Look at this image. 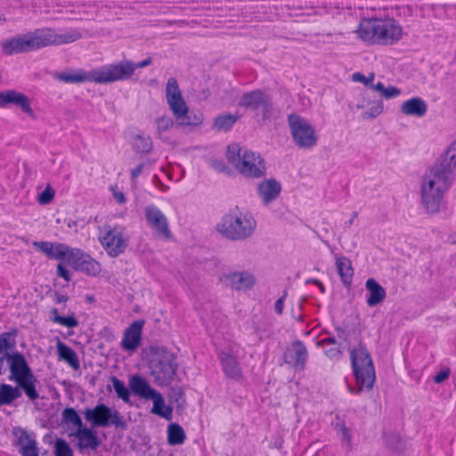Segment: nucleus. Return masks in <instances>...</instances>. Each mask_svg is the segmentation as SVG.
<instances>
[{
  "label": "nucleus",
  "mask_w": 456,
  "mask_h": 456,
  "mask_svg": "<svg viewBox=\"0 0 456 456\" xmlns=\"http://www.w3.org/2000/svg\"><path fill=\"white\" fill-rule=\"evenodd\" d=\"M15 341L10 333L0 334V375L3 373L4 361L8 362L9 379L14 381L17 387L9 384L0 385V406L10 405L21 396L20 389L30 401L39 398L37 390L38 380L34 375L26 358L22 354L14 350Z\"/></svg>",
  "instance_id": "1"
},
{
  "label": "nucleus",
  "mask_w": 456,
  "mask_h": 456,
  "mask_svg": "<svg viewBox=\"0 0 456 456\" xmlns=\"http://www.w3.org/2000/svg\"><path fill=\"white\" fill-rule=\"evenodd\" d=\"M454 177L435 165L424 175L421 182L422 204L429 214L440 211L445 192L452 184Z\"/></svg>",
  "instance_id": "2"
},
{
  "label": "nucleus",
  "mask_w": 456,
  "mask_h": 456,
  "mask_svg": "<svg viewBox=\"0 0 456 456\" xmlns=\"http://www.w3.org/2000/svg\"><path fill=\"white\" fill-rule=\"evenodd\" d=\"M358 37L372 44L392 45L403 37V28L393 18L363 19L356 30Z\"/></svg>",
  "instance_id": "3"
},
{
  "label": "nucleus",
  "mask_w": 456,
  "mask_h": 456,
  "mask_svg": "<svg viewBox=\"0 0 456 456\" xmlns=\"http://www.w3.org/2000/svg\"><path fill=\"white\" fill-rule=\"evenodd\" d=\"M228 162L243 176L260 178L265 175L266 167L262 156L239 143L227 147Z\"/></svg>",
  "instance_id": "4"
},
{
  "label": "nucleus",
  "mask_w": 456,
  "mask_h": 456,
  "mask_svg": "<svg viewBox=\"0 0 456 456\" xmlns=\"http://www.w3.org/2000/svg\"><path fill=\"white\" fill-rule=\"evenodd\" d=\"M350 358L356 387H348L349 391L359 394L363 388L371 389L376 376L374 365L367 348L362 345L353 348L350 352Z\"/></svg>",
  "instance_id": "5"
},
{
  "label": "nucleus",
  "mask_w": 456,
  "mask_h": 456,
  "mask_svg": "<svg viewBox=\"0 0 456 456\" xmlns=\"http://www.w3.org/2000/svg\"><path fill=\"white\" fill-rule=\"evenodd\" d=\"M256 222L249 212L234 211L225 215L216 225V230L232 240H242L250 237Z\"/></svg>",
  "instance_id": "6"
},
{
  "label": "nucleus",
  "mask_w": 456,
  "mask_h": 456,
  "mask_svg": "<svg viewBox=\"0 0 456 456\" xmlns=\"http://www.w3.org/2000/svg\"><path fill=\"white\" fill-rule=\"evenodd\" d=\"M149 368L157 385L167 386L172 382L177 366L173 354L164 348L151 347Z\"/></svg>",
  "instance_id": "7"
},
{
  "label": "nucleus",
  "mask_w": 456,
  "mask_h": 456,
  "mask_svg": "<svg viewBox=\"0 0 456 456\" xmlns=\"http://www.w3.org/2000/svg\"><path fill=\"white\" fill-rule=\"evenodd\" d=\"M31 51L49 45H60L73 43L81 38L82 35L77 29H67L56 32L52 28L36 29L28 33Z\"/></svg>",
  "instance_id": "8"
},
{
  "label": "nucleus",
  "mask_w": 456,
  "mask_h": 456,
  "mask_svg": "<svg viewBox=\"0 0 456 456\" xmlns=\"http://www.w3.org/2000/svg\"><path fill=\"white\" fill-rule=\"evenodd\" d=\"M288 125L292 141L299 149L312 150L317 145L318 134L308 119L293 113L288 116Z\"/></svg>",
  "instance_id": "9"
},
{
  "label": "nucleus",
  "mask_w": 456,
  "mask_h": 456,
  "mask_svg": "<svg viewBox=\"0 0 456 456\" xmlns=\"http://www.w3.org/2000/svg\"><path fill=\"white\" fill-rule=\"evenodd\" d=\"M98 240L107 255L116 257L126 251L129 235L123 225H105L100 229Z\"/></svg>",
  "instance_id": "10"
},
{
  "label": "nucleus",
  "mask_w": 456,
  "mask_h": 456,
  "mask_svg": "<svg viewBox=\"0 0 456 456\" xmlns=\"http://www.w3.org/2000/svg\"><path fill=\"white\" fill-rule=\"evenodd\" d=\"M55 77L67 84H81L86 82H93L95 84L111 83L108 64L89 70L83 69H69L57 73Z\"/></svg>",
  "instance_id": "11"
},
{
  "label": "nucleus",
  "mask_w": 456,
  "mask_h": 456,
  "mask_svg": "<svg viewBox=\"0 0 456 456\" xmlns=\"http://www.w3.org/2000/svg\"><path fill=\"white\" fill-rule=\"evenodd\" d=\"M83 415L85 419L94 428L114 426L117 428H124L126 427V422L120 413L103 403H99L94 408L85 409Z\"/></svg>",
  "instance_id": "12"
},
{
  "label": "nucleus",
  "mask_w": 456,
  "mask_h": 456,
  "mask_svg": "<svg viewBox=\"0 0 456 456\" xmlns=\"http://www.w3.org/2000/svg\"><path fill=\"white\" fill-rule=\"evenodd\" d=\"M166 98L169 109L175 118L176 124L179 126H191L192 122L188 115L189 109L185 100L182 95L178 83L175 78L170 77L166 86Z\"/></svg>",
  "instance_id": "13"
},
{
  "label": "nucleus",
  "mask_w": 456,
  "mask_h": 456,
  "mask_svg": "<svg viewBox=\"0 0 456 456\" xmlns=\"http://www.w3.org/2000/svg\"><path fill=\"white\" fill-rule=\"evenodd\" d=\"M239 105L252 110H260L263 118H268L273 113V104L270 97L261 90L244 94Z\"/></svg>",
  "instance_id": "14"
},
{
  "label": "nucleus",
  "mask_w": 456,
  "mask_h": 456,
  "mask_svg": "<svg viewBox=\"0 0 456 456\" xmlns=\"http://www.w3.org/2000/svg\"><path fill=\"white\" fill-rule=\"evenodd\" d=\"M151 61V58H147L137 63L123 60L117 63L108 64L110 82L128 80L136 69L147 67Z\"/></svg>",
  "instance_id": "15"
},
{
  "label": "nucleus",
  "mask_w": 456,
  "mask_h": 456,
  "mask_svg": "<svg viewBox=\"0 0 456 456\" xmlns=\"http://www.w3.org/2000/svg\"><path fill=\"white\" fill-rule=\"evenodd\" d=\"M144 216L148 225L162 239H169L171 232L164 213L155 205H148L144 208Z\"/></svg>",
  "instance_id": "16"
},
{
  "label": "nucleus",
  "mask_w": 456,
  "mask_h": 456,
  "mask_svg": "<svg viewBox=\"0 0 456 456\" xmlns=\"http://www.w3.org/2000/svg\"><path fill=\"white\" fill-rule=\"evenodd\" d=\"M226 286L237 291H246L252 289L256 283L255 276L247 271L228 272L220 279Z\"/></svg>",
  "instance_id": "17"
},
{
  "label": "nucleus",
  "mask_w": 456,
  "mask_h": 456,
  "mask_svg": "<svg viewBox=\"0 0 456 456\" xmlns=\"http://www.w3.org/2000/svg\"><path fill=\"white\" fill-rule=\"evenodd\" d=\"M283 358L287 364L297 370H303L308 358V352L305 345L297 340L285 350Z\"/></svg>",
  "instance_id": "18"
},
{
  "label": "nucleus",
  "mask_w": 456,
  "mask_h": 456,
  "mask_svg": "<svg viewBox=\"0 0 456 456\" xmlns=\"http://www.w3.org/2000/svg\"><path fill=\"white\" fill-rule=\"evenodd\" d=\"M142 328L143 322L136 321L125 330L120 342L123 350L130 353L137 350L142 342Z\"/></svg>",
  "instance_id": "19"
},
{
  "label": "nucleus",
  "mask_w": 456,
  "mask_h": 456,
  "mask_svg": "<svg viewBox=\"0 0 456 456\" xmlns=\"http://www.w3.org/2000/svg\"><path fill=\"white\" fill-rule=\"evenodd\" d=\"M32 245L49 258L63 262L69 248L67 244L51 241H33Z\"/></svg>",
  "instance_id": "20"
},
{
  "label": "nucleus",
  "mask_w": 456,
  "mask_h": 456,
  "mask_svg": "<svg viewBox=\"0 0 456 456\" xmlns=\"http://www.w3.org/2000/svg\"><path fill=\"white\" fill-rule=\"evenodd\" d=\"M281 191V186L274 179L262 181L257 186V194L265 205L276 200Z\"/></svg>",
  "instance_id": "21"
},
{
  "label": "nucleus",
  "mask_w": 456,
  "mask_h": 456,
  "mask_svg": "<svg viewBox=\"0 0 456 456\" xmlns=\"http://www.w3.org/2000/svg\"><path fill=\"white\" fill-rule=\"evenodd\" d=\"M2 49L7 55L31 51L28 35L24 34L4 41Z\"/></svg>",
  "instance_id": "22"
},
{
  "label": "nucleus",
  "mask_w": 456,
  "mask_h": 456,
  "mask_svg": "<svg viewBox=\"0 0 456 456\" xmlns=\"http://www.w3.org/2000/svg\"><path fill=\"white\" fill-rule=\"evenodd\" d=\"M400 109L402 113L406 116L422 118L427 114L428 105L423 99L413 97L404 101Z\"/></svg>",
  "instance_id": "23"
},
{
  "label": "nucleus",
  "mask_w": 456,
  "mask_h": 456,
  "mask_svg": "<svg viewBox=\"0 0 456 456\" xmlns=\"http://www.w3.org/2000/svg\"><path fill=\"white\" fill-rule=\"evenodd\" d=\"M438 168L455 177L456 175V140L453 141L444 154L439 159L435 165Z\"/></svg>",
  "instance_id": "24"
},
{
  "label": "nucleus",
  "mask_w": 456,
  "mask_h": 456,
  "mask_svg": "<svg viewBox=\"0 0 456 456\" xmlns=\"http://www.w3.org/2000/svg\"><path fill=\"white\" fill-rule=\"evenodd\" d=\"M72 435L77 438V446L80 450H95L100 444V442L95 432H94L91 428L86 426L81 429L74 431Z\"/></svg>",
  "instance_id": "25"
},
{
  "label": "nucleus",
  "mask_w": 456,
  "mask_h": 456,
  "mask_svg": "<svg viewBox=\"0 0 456 456\" xmlns=\"http://www.w3.org/2000/svg\"><path fill=\"white\" fill-rule=\"evenodd\" d=\"M224 374L234 379L241 377V369L236 358L228 352H222L219 355Z\"/></svg>",
  "instance_id": "26"
},
{
  "label": "nucleus",
  "mask_w": 456,
  "mask_h": 456,
  "mask_svg": "<svg viewBox=\"0 0 456 456\" xmlns=\"http://www.w3.org/2000/svg\"><path fill=\"white\" fill-rule=\"evenodd\" d=\"M129 387L134 394L144 399H150L156 392L149 382L139 375H134L129 379Z\"/></svg>",
  "instance_id": "27"
},
{
  "label": "nucleus",
  "mask_w": 456,
  "mask_h": 456,
  "mask_svg": "<svg viewBox=\"0 0 456 456\" xmlns=\"http://www.w3.org/2000/svg\"><path fill=\"white\" fill-rule=\"evenodd\" d=\"M369 294L366 299L369 306H376L380 304L386 297L385 289L378 283L374 279H368L365 284Z\"/></svg>",
  "instance_id": "28"
},
{
  "label": "nucleus",
  "mask_w": 456,
  "mask_h": 456,
  "mask_svg": "<svg viewBox=\"0 0 456 456\" xmlns=\"http://www.w3.org/2000/svg\"><path fill=\"white\" fill-rule=\"evenodd\" d=\"M335 265L342 282L346 286L350 285L354 276L350 259L342 255H335Z\"/></svg>",
  "instance_id": "29"
},
{
  "label": "nucleus",
  "mask_w": 456,
  "mask_h": 456,
  "mask_svg": "<svg viewBox=\"0 0 456 456\" xmlns=\"http://www.w3.org/2000/svg\"><path fill=\"white\" fill-rule=\"evenodd\" d=\"M150 399L153 402V406L151 411V413L167 420L172 419L173 409L165 403V400L159 392L156 391Z\"/></svg>",
  "instance_id": "30"
},
{
  "label": "nucleus",
  "mask_w": 456,
  "mask_h": 456,
  "mask_svg": "<svg viewBox=\"0 0 456 456\" xmlns=\"http://www.w3.org/2000/svg\"><path fill=\"white\" fill-rule=\"evenodd\" d=\"M6 96L7 105L14 104L20 107L22 110V111L28 114L29 116L33 115V110L30 107L29 99L26 94L14 90H8V94H6Z\"/></svg>",
  "instance_id": "31"
},
{
  "label": "nucleus",
  "mask_w": 456,
  "mask_h": 456,
  "mask_svg": "<svg viewBox=\"0 0 456 456\" xmlns=\"http://www.w3.org/2000/svg\"><path fill=\"white\" fill-rule=\"evenodd\" d=\"M20 452L22 456H39L35 439L26 431H21L19 436Z\"/></svg>",
  "instance_id": "32"
},
{
  "label": "nucleus",
  "mask_w": 456,
  "mask_h": 456,
  "mask_svg": "<svg viewBox=\"0 0 456 456\" xmlns=\"http://www.w3.org/2000/svg\"><path fill=\"white\" fill-rule=\"evenodd\" d=\"M56 347L61 360L67 362L74 370L79 368V361L73 349L61 341H58Z\"/></svg>",
  "instance_id": "33"
},
{
  "label": "nucleus",
  "mask_w": 456,
  "mask_h": 456,
  "mask_svg": "<svg viewBox=\"0 0 456 456\" xmlns=\"http://www.w3.org/2000/svg\"><path fill=\"white\" fill-rule=\"evenodd\" d=\"M167 443L170 445L183 444L186 439L183 428L177 423H170L167 426Z\"/></svg>",
  "instance_id": "34"
},
{
  "label": "nucleus",
  "mask_w": 456,
  "mask_h": 456,
  "mask_svg": "<svg viewBox=\"0 0 456 456\" xmlns=\"http://www.w3.org/2000/svg\"><path fill=\"white\" fill-rule=\"evenodd\" d=\"M155 124L159 137L165 141L167 140L169 132L175 126L173 118L168 115H163L156 119Z\"/></svg>",
  "instance_id": "35"
},
{
  "label": "nucleus",
  "mask_w": 456,
  "mask_h": 456,
  "mask_svg": "<svg viewBox=\"0 0 456 456\" xmlns=\"http://www.w3.org/2000/svg\"><path fill=\"white\" fill-rule=\"evenodd\" d=\"M317 345L322 348L324 354L330 359H338L342 354L340 347L333 338H323L318 341Z\"/></svg>",
  "instance_id": "36"
},
{
  "label": "nucleus",
  "mask_w": 456,
  "mask_h": 456,
  "mask_svg": "<svg viewBox=\"0 0 456 456\" xmlns=\"http://www.w3.org/2000/svg\"><path fill=\"white\" fill-rule=\"evenodd\" d=\"M86 255V253L80 248L69 247L64 262L78 271Z\"/></svg>",
  "instance_id": "37"
},
{
  "label": "nucleus",
  "mask_w": 456,
  "mask_h": 456,
  "mask_svg": "<svg viewBox=\"0 0 456 456\" xmlns=\"http://www.w3.org/2000/svg\"><path fill=\"white\" fill-rule=\"evenodd\" d=\"M238 119L239 116L227 113L222 114L215 118L213 126L217 131L225 132L230 130Z\"/></svg>",
  "instance_id": "38"
},
{
  "label": "nucleus",
  "mask_w": 456,
  "mask_h": 456,
  "mask_svg": "<svg viewBox=\"0 0 456 456\" xmlns=\"http://www.w3.org/2000/svg\"><path fill=\"white\" fill-rule=\"evenodd\" d=\"M50 319L54 323L60 324L67 328H75L78 325V322L74 315L67 317L61 316L60 315L57 308L51 309Z\"/></svg>",
  "instance_id": "39"
},
{
  "label": "nucleus",
  "mask_w": 456,
  "mask_h": 456,
  "mask_svg": "<svg viewBox=\"0 0 456 456\" xmlns=\"http://www.w3.org/2000/svg\"><path fill=\"white\" fill-rule=\"evenodd\" d=\"M62 419L65 423L71 425L74 428V431L84 428V424L78 413L73 408H66L62 411Z\"/></svg>",
  "instance_id": "40"
},
{
  "label": "nucleus",
  "mask_w": 456,
  "mask_h": 456,
  "mask_svg": "<svg viewBox=\"0 0 456 456\" xmlns=\"http://www.w3.org/2000/svg\"><path fill=\"white\" fill-rule=\"evenodd\" d=\"M78 271L95 276L101 272V265L90 255L86 254Z\"/></svg>",
  "instance_id": "41"
},
{
  "label": "nucleus",
  "mask_w": 456,
  "mask_h": 456,
  "mask_svg": "<svg viewBox=\"0 0 456 456\" xmlns=\"http://www.w3.org/2000/svg\"><path fill=\"white\" fill-rule=\"evenodd\" d=\"M370 107L362 113L363 119H374L384 111V103L381 100H376L369 103Z\"/></svg>",
  "instance_id": "42"
},
{
  "label": "nucleus",
  "mask_w": 456,
  "mask_h": 456,
  "mask_svg": "<svg viewBox=\"0 0 456 456\" xmlns=\"http://www.w3.org/2000/svg\"><path fill=\"white\" fill-rule=\"evenodd\" d=\"M112 384L118 397L122 399L124 402L128 403L130 398V393L128 389L126 387L124 382L117 378H112Z\"/></svg>",
  "instance_id": "43"
},
{
  "label": "nucleus",
  "mask_w": 456,
  "mask_h": 456,
  "mask_svg": "<svg viewBox=\"0 0 456 456\" xmlns=\"http://www.w3.org/2000/svg\"><path fill=\"white\" fill-rule=\"evenodd\" d=\"M152 142L149 137L137 136L134 142V148L140 152H149L151 150Z\"/></svg>",
  "instance_id": "44"
},
{
  "label": "nucleus",
  "mask_w": 456,
  "mask_h": 456,
  "mask_svg": "<svg viewBox=\"0 0 456 456\" xmlns=\"http://www.w3.org/2000/svg\"><path fill=\"white\" fill-rule=\"evenodd\" d=\"M337 433L340 437L342 444L347 449H351V436L348 428L344 424H339L337 427Z\"/></svg>",
  "instance_id": "45"
},
{
  "label": "nucleus",
  "mask_w": 456,
  "mask_h": 456,
  "mask_svg": "<svg viewBox=\"0 0 456 456\" xmlns=\"http://www.w3.org/2000/svg\"><path fill=\"white\" fill-rule=\"evenodd\" d=\"M337 433L340 437L342 444L347 449H351V436L348 428L344 424H339L337 427Z\"/></svg>",
  "instance_id": "46"
},
{
  "label": "nucleus",
  "mask_w": 456,
  "mask_h": 456,
  "mask_svg": "<svg viewBox=\"0 0 456 456\" xmlns=\"http://www.w3.org/2000/svg\"><path fill=\"white\" fill-rule=\"evenodd\" d=\"M55 456H72V451L64 440H57L55 444Z\"/></svg>",
  "instance_id": "47"
},
{
  "label": "nucleus",
  "mask_w": 456,
  "mask_h": 456,
  "mask_svg": "<svg viewBox=\"0 0 456 456\" xmlns=\"http://www.w3.org/2000/svg\"><path fill=\"white\" fill-rule=\"evenodd\" d=\"M375 75L374 73H370L368 77L364 76L360 72H355L352 75V80L354 82L362 83L365 86H372V82L374 81Z\"/></svg>",
  "instance_id": "48"
},
{
  "label": "nucleus",
  "mask_w": 456,
  "mask_h": 456,
  "mask_svg": "<svg viewBox=\"0 0 456 456\" xmlns=\"http://www.w3.org/2000/svg\"><path fill=\"white\" fill-rule=\"evenodd\" d=\"M54 197V191L50 187L47 186L40 194L38 197V202L42 205L48 204L52 201V200Z\"/></svg>",
  "instance_id": "49"
},
{
  "label": "nucleus",
  "mask_w": 456,
  "mask_h": 456,
  "mask_svg": "<svg viewBox=\"0 0 456 456\" xmlns=\"http://www.w3.org/2000/svg\"><path fill=\"white\" fill-rule=\"evenodd\" d=\"M402 94L401 89L397 88L396 86H390L388 87H386L383 94H381L386 99H394L398 97Z\"/></svg>",
  "instance_id": "50"
},
{
  "label": "nucleus",
  "mask_w": 456,
  "mask_h": 456,
  "mask_svg": "<svg viewBox=\"0 0 456 456\" xmlns=\"http://www.w3.org/2000/svg\"><path fill=\"white\" fill-rule=\"evenodd\" d=\"M56 273L59 277H61L66 281H69L71 280V273L65 267L64 263L62 262L58 264Z\"/></svg>",
  "instance_id": "51"
},
{
  "label": "nucleus",
  "mask_w": 456,
  "mask_h": 456,
  "mask_svg": "<svg viewBox=\"0 0 456 456\" xmlns=\"http://www.w3.org/2000/svg\"><path fill=\"white\" fill-rule=\"evenodd\" d=\"M449 369L442 370L434 377V382L436 384L442 383L449 378Z\"/></svg>",
  "instance_id": "52"
},
{
  "label": "nucleus",
  "mask_w": 456,
  "mask_h": 456,
  "mask_svg": "<svg viewBox=\"0 0 456 456\" xmlns=\"http://www.w3.org/2000/svg\"><path fill=\"white\" fill-rule=\"evenodd\" d=\"M210 165L213 169H215L216 171H217L219 173L225 172L227 169L226 165L222 160L213 159V160H211Z\"/></svg>",
  "instance_id": "53"
},
{
  "label": "nucleus",
  "mask_w": 456,
  "mask_h": 456,
  "mask_svg": "<svg viewBox=\"0 0 456 456\" xmlns=\"http://www.w3.org/2000/svg\"><path fill=\"white\" fill-rule=\"evenodd\" d=\"M286 295L281 297L274 304V311L278 314H281L284 308V299Z\"/></svg>",
  "instance_id": "54"
},
{
  "label": "nucleus",
  "mask_w": 456,
  "mask_h": 456,
  "mask_svg": "<svg viewBox=\"0 0 456 456\" xmlns=\"http://www.w3.org/2000/svg\"><path fill=\"white\" fill-rule=\"evenodd\" d=\"M144 167H145V164L142 163L131 171V178H132L133 182H134L136 180V178L142 174Z\"/></svg>",
  "instance_id": "55"
},
{
  "label": "nucleus",
  "mask_w": 456,
  "mask_h": 456,
  "mask_svg": "<svg viewBox=\"0 0 456 456\" xmlns=\"http://www.w3.org/2000/svg\"><path fill=\"white\" fill-rule=\"evenodd\" d=\"M112 195L116 201L119 204H124L126 201L124 193L121 191L112 189Z\"/></svg>",
  "instance_id": "56"
},
{
  "label": "nucleus",
  "mask_w": 456,
  "mask_h": 456,
  "mask_svg": "<svg viewBox=\"0 0 456 456\" xmlns=\"http://www.w3.org/2000/svg\"><path fill=\"white\" fill-rule=\"evenodd\" d=\"M53 300L56 304H62L69 300V297L65 294L55 293Z\"/></svg>",
  "instance_id": "57"
},
{
  "label": "nucleus",
  "mask_w": 456,
  "mask_h": 456,
  "mask_svg": "<svg viewBox=\"0 0 456 456\" xmlns=\"http://www.w3.org/2000/svg\"><path fill=\"white\" fill-rule=\"evenodd\" d=\"M8 90L0 92V107L4 108L7 106V96Z\"/></svg>",
  "instance_id": "58"
},
{
  "label": "nucleus",
  "mask_w": 456,
  "mask_h": 456,
  "mask_svg": "<svg viewBox=\"0 0 456 456\" xmlns=\"http://www.w3.org/2000/svg\"><path fill=\"white\" fill-rule=\"evenodd\" d=\"M370 87L372 89L378 91L379 93H380V94H382L384 90L386 89V87L382 82H378L377 84L372 83V86H370Z\"/></svg>",
  "instance_id": "59"
},
{
  "label": "nucleus",
  "mask_w": 456,
  "mask_h": 456,
  "mask_svg": "<svg viewBox=\"0 0 456 456\" xmlns=\"http://www.w3.org/2000/svg\"><path fill=\"white\" fill-rule=\"evenodd\" d=\"M357 216H358L357 212H353L352 215H351V218L345 223V225L346 226L352 225L354 224L355 218H357Z\"/></svg>",
  "instance_id": "60"
},
{
  "label": "nucleus",
  "mask_w": 456,
  "mask_h": 456,
  "mask_svg": "<svg viewBox=\"0 0 456 456\" xmlns=\"http://www.w3.org/2000/svg\"><path fill=\"white\" fill-rule=\"evenodd\" d=\"M313 282H314V284H316V285L320 288V289H321V291H322V293H324V291H325V288H324L323 284H322L320 281H318V280H314V281H313Z\"/></svg>",
  "instance_id": "61"
},
{
  "label": "nucleus",
  "mask_w": 456,
  "mask_h": 456,
  "mask_svg": "<svg viewBox=\"0 0 456 456\" xmlns=\"http://www.w3.org/2000/svg\"><path fill=\"white\" fill-rule=\"evenodd\" d=\"M363 108V105L362 104H357L356 105V109L357 110H360V109H362Z\"/></svg>",
  "instance_id": "62"
}]
</instances>
